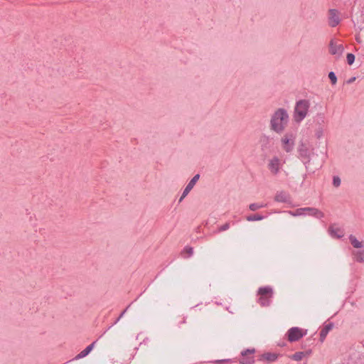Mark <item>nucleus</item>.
<instances>
[{
  "label": "nucleus",
  "mask_w": 364,
  "mask_h": 364,
  "mask_svg": "<svg viewBox=\"0 0 364 364\" xmlns=\"http://www.w3.org/2000/svg\"><path fill=\"white\" fill-rule=\"evenodd\" d=\"M288 119V114L284 109H277L272 117L271 129L277 133L283 132L287 124Z\"/></svg>",
  "instance_id": "1"
},
{
  "label": "nucleus",
  "mask_w": 364,
  "mask_h": 364,
  "mask_svg": "<svg viewBox=\"0 0 364 364\" xmlns=\"http://www.w3.org/2000/svg\"><path fill=\"white\" fill-rule=\"evenodd\" d=\"M285 161L278 156H272L267 161V168L272 176H277L282 170Z\"/></svg>",
  "instance_id": "2"
},
{
  "label": "nucleus",
  "mask_w": 364,
  "mask_h": 364,
  "mask_svg": "<svg viewBox=\"0 0 364 364\" xmlns=\"http://www.w3.org/2000/svg\"><path fill=\"white\" fill-rule=\"evenodd\" d=\"M309 104L306 100H301L295 107L294 119L296 122L303 120L307 114Z\"/></svg>",
  "instance_id": "3"
},
{
  "label": "nucleus",
  "mask_w": 364,
  "mask_h": 364,
  "mask_svg": "<svg viewBox=\"0 0 364 364\" xmlns=\"http://www.w3.org/2000/svg\"><path fill=\"white\" fill-rule=\"evenodd\" d=\"M272 289L269 287H261L258 290L259 302L262 306H268L272 296Z\"/></svg>",
  "instance_id": "4"
},
{
  "label": "nucleus",
  "mask_w": 364,
  "mask_h": 364,
  "mask_svg": "<svg viewBox=\"0 0 364 364\" xmlns=\"http://www.w3.org/2000/svg\"><path fill=\"white\" fill-rule=\"evenodd\" d=\"M307 333L306 329L299 327H292L287 332V337L289 342H295L303 338Z\"/></svg>",
  "instance_id": "5"
},
{
  "label": "nucleus",
  "mask_w": 364,
  "mask_h": 364,
  "mask_svg": "<svg viewBox=\"0 0 364 364\" xmlns=\"http://www.w3.org/2000/svg\"><path fill=\"white\" fill-rule=\"evenodd\" d=\"M282 149L287 153L291 152L294 147V137L292 134H285L281 138Z\"/></svg>",
  "instance_id": "6"
},
{
  "label": "nucleus",
  "mask_w": 364,
  "mask_h": 364,
  "mask_svg": "<svg viewBox=\"0 0 364 364\" xmlns=\"http://www.w3.org/2000/svg\"><path fill=\"white\" fill-rule=\"evenodd\" d=\"M343 51L342 44L338 43L337 41L331 40L329 44V53L331 55L340 56Z\"/></svg>",
  "instance_id": "7"
},
{
  "label": "nucleus",
  "mask_w": 364,
  "mask_h": 364,
  "mask_svg": "<svg viewBox=\"0 0 364 364\" xmlns=\"http://www.w3.org/2000/svg\"><path fill=\"white\" fill-rule=\"evenodd\" d=\"M255 349H247L241 353L242 358L240 360L241 364H252L254 363L253 354Z\"/></svg>",
  "instance_id": "8"
},
{
  "label": "nucleus",
  "mask_w": 364,
  "mask_h": 364,
  "mask_svg": "<svg viewBox=\"0 0 364 364\" xmlns=\"http://www.w3.org/2000/svg\"><path fill=\"white\" fill-rule=\"evenodd\" d=\"M314 215L316 218H321L323 216V213L318 210L317 209L314 208H301L296 210V215Z\"/></svg>",
  "instance_id": "9"
},
{
  "label": "nucleus",
  "mask_w": 364,
  "mask_h": 364,
  "mask_svg": "<svg viewBox=\"0 0 364 364\" xmlns=\"http://www.w3.org/2000/svg\"><path fill=\"white\" fill-rule=\"evenodd\" d=\"M279 354L275 353L267 352L262 354L259 357V360L264 363H272L277 360Z\"/></svg>",
  "instance_id": "10"
},
{
  "label": "nucleus",
  "mask_w": 364,
  "mask_h": 364,
  "mask_svg": "<svg viewBox=\"0 0 364 364\" xmlns=\"http://www.w3.org/2000/svg\"><path fill=\"white\" fill-rule=\"evenodd\" d=\"M199 175L198 174H196L191 180V181L188 183V184L186 186V187L185 188L183 192V194L181 196V197L179 199V201L181 202L182 200L188 194V193L192 190V188H193V186H195L196 183L198 181V180L199 179Z\"/></svg>",
  "instance_id": "11"
},
{
  "label": "nucleus",
  "mask_w": 364,
  "mask_h": 364,
  "mask_svg": "<svg viewBox=\"0 0 364 364\" xmlns=\"http://www.w3.org/2000/svg\"><path fill=\"white\" fill-rule=\"evenodd\" d=\"M311 353V350L299 351L289 356V358L295 361H300L305 358H308Z\"/></svg>",
  "instance_id": "12"
},
{
  "label": "nucleus",
  "mask_w": 364,
  "mask_h": 364,
  "mask_svg": "<svg viewBox=\"0 0 364 364\" xmlns=\"http://www.w3.org/2000/svg\"><path fill=\"white\" fill-rule=\"evenodd\" d=\"M340 19L338 12L336 10L329 11V25L332 27L336 26L339 23Z\"/></svg>",
  "instance_id": "13"
},
{
  "label": "nucleus",
  "mask_w": 364,
  "mask_h": 364,
  "mask_svg": "<svg viewBox=\"0 0 364 364\" xmlns=\"http://www.w3.org/2000/svg\"><path fill=\"white\" fill-rule=\"evenodd\" d=\"M349 240L350 244L355 247V248H362L364 246V242L363 241H359L355 236L350 235L349 237Z\"/></svg>",
  "instance_id": "14"
},
{
  "label": "nucleus",
  "mask_w": 364,
  "mask_h": 364,
  "mask_svg": "<svg viewBox=\"0 0 364 364\" xmlns=\"http://www.w3.org/2000/svg\"><path fill=\"white\" fill-rule=\"evenodd\" d=\"M95 342H93L92 343H91L90 345H89L88 346L86 347L85 349H84L83 350H82L77 355V358H84L87 355H88L91 351L93 349L94 346H95Z\"/></svg>",
  "instance_id": "15"
},
{
  "label": "nucleus",
  "mask_w": 364,
  "mask_h": 364,
  "mask_svg": "<svg viewBox=\"0 0 364 364\" xmlns=\"http://www.w3.org/2000/svg\"><path fill=\"white\" fill-rule=\"evenodd\" d=\"M332 325L330 324V325H328L326 326H325L321 331V340L323 341L326 335L328 334V331L332 328Z\"/></svg>",
  "instance_id": "16"
},
{
  "label": "nucleus",
  "mask_w": 364,
  "mask_h": 364,
  "mask_svg": "<svg viewBox=\"0 0 364 364\" xmlns=\"http://www.w3.org/2000/svg\"><path fill=\"white\" fill-rule=\"evenodd\" d=\"M355 257L358 262H364V250L363 251H358L354 253Z\"/></svg>",
  "instance_id": "17"
},
{
  "label": "nucleus",
  "mask_w": 364,
  "mask_h": 364,
  "mask_svg": "<svg viewBox=\"0 0 364 364\" xmlns=\"http://www.w3.org/2000/svg\"><path fill=\"white\" fill-rule=\"evenodd\" d=\"M262 219H263V217L259 215H254L248 216L247 218V220L248 221L261 220Z\"/></svg>",
  "instance_id": "18"
},
{
  "label": "nucleus",
  "mask_w": 364,
  "mask_h": 364,
  "mask_svg": "<svg viewBox=\"0 0 364 364\" xmlns=\"http://www.w3.org/2000/svg\"><path fill=\"white\" fill-rule=\"evenodd\" d=\"M346 59L348 64L351 65L355 60V55L352 53H348L346 56Z\"/></svg>",
  "instance_id": "19"
},
{
  "label": "nucleus",
  "mask_w": 364,
  "mask_h": 364,
  "mask_svg": "<svg viewBox=\"0 0 364 364\" xmlns=\"http://www.w3.org/2000/svg\"><path fill=\"white\" fill-rule=\"evenodd\" d=\"M328 77L331 81L333 85H335L337 82V77L333 72H330L328 74Z\"/></svg>",
  "instance_id": "20"
},
{
  "label": "nucleus",
  "mask_w": 364,
  "mask_h": 364,
  "mask_svg": "<svg viewBox=\"0 0 364 364\" xmlns=\"http://www.w3.org/2000/svg\"><path fill=\"white\" fill-rule=\"evenodd\" d=\"M263 207V205L257 204V203H252L250 205V209L252 211L257 210Z\"/></svg>",
  "instance_id": "21"
},
{
  "label": "nucleus",
  "mask_w": 364,
  "mask_h": 364,
  "mask_svg": "<svg viewBox=\"0 0 364 364\" xmlns=\"http://www.w3.org/2000/svg\"><path fill=\"white\" fill-rule=\"evenodd\" d=\"M333 184L335 187H338L341 185V179L338 176H334L333 180Z\"/></svg>",
  "instance_id": "22"
},
{
  "label": "nucleus",
  "mask_w": 364,
  "mask_h": 364,
  "mask_svg": "<svg viewBox=\"0 0 364 364\" xmlns=\"http://www.w3.org/2000/svg\"><path fill=\"white\" fill-rule=\"evenodd\" d=\"M230 228V225L228 223H225L219 228V231H225L228 230Z\"/></svg>",
  "instance_id": "23"
},
{
  "label": "nucleus",
  "mask_w": 364,
  "mask_h": 364,
  "mask_svg": "<svg viewBox=\"0 0 364 364\" xmlns=\"http://www.w3.org/2000/svg\"><path fill=\"white\" fill-rule=\"evenodd\" d=\"M228 362V360H215L214 363L216 364H223V363H226Z\"/></svg>",
  "instance_id": "24"
},
{
  "label": "nucleus",
  "mask_w": 364,
  "mask_h": 364,
  "mask_svg": "<svg viewBox=\"0 0 364 364\" xmlns=\"http://www.w3.org/2000/svg\"><path fill=\"white\" fill-rule=\"evenodd\" d=\"M186 250V252L189 255H192V254H193V248H191V247L186 248V250Z\"/></svg>",
  "instance_id": "25"
},
{
  "label": "nucleus",
  "mask_w": 364,
  "mask_h": 364,
  "mask_svg": "<svg viewBox=\"0 0 364 364\" xmlns=\"http://www.w3.org/2000/svg\"><path fill=\"white\" fill-rule=\"evenodd\" d=\"M355 80V77H351L350 79H349L348 80H347V83H348V84H350V83L353 82Z\"/></svg>",
  "instance_id": "26"
},
{
  "label": "nucleus",
  "mask_w": 364,
  "mask_h": 364,
  "mask_svg": "<svg viewBox=\"0 0 364 364\" xmlns=\"http://www.w3.org/2000/svg\"><path fill=\"white\" fill-rule=\"evenodd\" d=\"M301 155H302V156H306L307 155V148L306 147L305 148V151H301Z\"/></svg>",
  "instance_id": "27"
},
{
  "label": "nucleus",
  "mask_w": 364,
  "mask_h": 364,
  "mask_svg": "<svg viewBox=\"0 0 364 364\" xmlns=\"http://www.w3.org/2000/svg\"><path fill=\"white\" fill-rule=\"evenodd\" d=\"M341 235H339V234H337L336 236L337 237H341Z\"/></svg>",
  "instance_id": "28"
},
{
  "label": "nucleus",
  "mask_w": 364,
  "mask_h": 364,
  "mask_svg": "<svg viewBox=\"0 0 364 364\" xmlns=\"http://www.w3.org/2000/svg\"><path fill=\"white\" fill-rule=\"evenodd\" d=\"M305 151V149H302V150L301 149V150H300V151Z\"/></svg>",
  "instance_id": "29"
}]
</instances>
